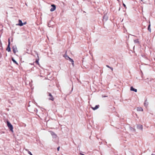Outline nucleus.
I'll return each mask as SVG.
<instances>
[{
    "label": "nucleus",
    "mask_w": 155,
    "mask_h": 155,
    "mask_svg": "<svg viewBox=\"0 0 155 155\" xmlns=\"http://www.w3.org/2000/svg\"><path fill=\"white\" fill-rule=\"evenodd\" d=\"M106 66L108 68H110V69H111V70H112V71H113V68L110 66H109V65H106Z\"/></svg>",
    "instance_id": "obj_20"
},
{
    "label": "nucleus",
    "mask_w": 155,
    "mask_h": 155,
    "mask_svg": "<svg viewBox=\"0 0 155 155\" xmlns=\"http://www.w3.org/2000/svg\"><path fill=\"white\" fill-rule=\"evenodd\" d=\"M141 1L142 2H143V0H141Z\"/></svg>",
    "instance_id": "obj_30"
},
{
    "label": "nucleus",
    "mask_w": 155,
    "mask_h": 155,
    "mask_svg": "<svg viewBox=\"0 0 155 155\" xmlns=\"http://www.w3.org/2000/svg\"><path fill=\"white\" fill-rule=\"evenodd\" d=\"M23 25H25L26 24V22H24L23 23Z\"/></svg>",
    "instance_id": "obj_26"
},
{
    "label": "nucleus",
    "mask_w": 155,
    "mask_h": 155,
    "mask_svg": "<svg viewBox=\"0 0 155 155\" xmlns=\"http://www.w3.org/2000/svg\"><path fill=\"white\" fill-rule=\"evenodd\" d=\"M35 62L38 64V65H39V62H38V60H36V61H35Z\"/></svg>",
    "instance_id": "obj_21"
},
{
    "label": "nucleus",
    "mask_w": 155,
    "mask_h": 155,
    "mask_svg": "<svg viewBox=\"0 0 155 155\" xmlns=\"http://www.w3.org/2000/svg\"><path fill=\"white\" fill-rule=\"evenodd\" d=\"M28 153L30 155H33V154L31 153V152H30L29 151H28Z\"/></svg>",
    "instance_id": "obj_22"
},
{
    "label": "nucleus",
    "mask_w": 155,
    "mask_h": 155,
    "mask_svg": "<svg viewBox=\"0 0 155 155\" xmlns=\"http://www.w3.org/2000/svg\"><path fill=\"white\" fill-rule=\"evenodd\" d=\"M99 105H96V106H95V107H92V109L94 110H96L99 107Z\"/></svg>",
    "instance_id": "obj_12"
},
{
    "label": "nucleus",
    "mask_w": 155,
    "mask_h": 155,
    "mask_svg": "<svg viewBox=\"0 0 155 155\" xmlns=\"http://www.w3.org/2000/svg\"><path fill=\"white\" fill-rule=\"evenodd\" d=\"M69 61L71 63L72 65L74 66V61L71 58L69 59Z\"/></svg>",
    "instance_id": "obj_13"
},
{
    "label": "nucleus",
    "mask_w": 155,
    "mask_h": 155,
    "mask_svg": "<svg viewBox=\"0 0 155 155\" xmlns=\"http://www.w3.org/2000/svg\"><path fill=\"white\" fill-rule=\"evenodd\" d=\"M107 96H103V95H102V97H107Z\"/></svg>",
    "instance_id": "obj_24"
},
{
    "label": "nucleus",
    "mask_w": 155,
    "mask_h": 155,
    "mask_svg": "<svg viewBox=\"0 0 155 155\" xmlns=\"http://www.w3.org/2000/svg\"><path fill=\"white\" fill-rule=\"evenodd\" d=\"M19 23L17 24L16 25H19L20 26H21L23 25V24L22 22V21L21 20L19 19L18 20Z\"/></svg>",
    "instance_id": "obj_7"
},
{
    "label": "nucleus",
    "mask_w": 155,
    "mask_h": 155,
    "mask_svg": "<svg viewBox=\"0 0 155 155\" xmlns=\"http://www.w3.org/2000/svg\"><path fill=\"white\" fill-rule=\"evenodd\" d=\"M50 132L53 138H56L57 137V135L53 131H51Z\"/></svg>",
    "instance_id": "obj_5"
},
{
    "label": "nucleus",
    "mask_w": 155,
    "mask_h": 155,
    "mask_svg": "<svg viewBox=\"0 0 155 155\" xmlns=\"http://www.w3.org/2000/svg\"><path fill=\"white\" fill-rule=\"evenodd\" d=\"M130 90L131 91H134L135 92H137V89L134 88L133 87H130Z\"/></svg>",
    "instance_id": "obj_10"
},
{
    "label": "nucleus",
    "mask_w": 155,
    "mask_h": 155,
    "mask_svg": "<svg viewBox=\"0 0 155 155\" xmlns=\"http://www.w3.org/2000/svg\"><path fill=\"white\" fill-rule=\"evenodd\" d=\"M48 96L49 97V100L53 101L54 100V98H53V96L50 93H48Z\"/></svg>",
    "instance_id": "obj_8"
},
{
    "label": "nucleus",
    "mask_w": 155,
    "mask_h": 155,
    "mask_svg": "<svg viewBox=\"0 0 155 155\" xmlns=\"http://www.w3.org/2000/svg\"><path fill=\"white\" fill-rule=\"evenodd\" d=\"M151 155H155V154H152Z\"/></svg>",
    "instance_id": "obj_28"
},
{
    "label": "nucleus",
    "mask_w": 155,
    "mask_h": 155,
    "mask_svg": "<svg viewBox=\"0 0 155 155\" xmlns=\"http://www.w3.org/2000/svg\"><path fill=\"white\" fill-rule=\"evenodd\" d=\"M154 60L155 61V58H154Z\"/></svg>",
    "instance_id": "obj_29"
},
{
    "label": "nucleus",
    "mask_w": 155,
    "mask_h": 155,
    "mask_svg": "<svg viewBox=\"0 0 155 155\" xmlns=\"http://www.w3.org/2000/svg\"><path fill=\"white\" fill-rule=\"evenodd\" d=\"M134 42L135 43H138L139 44V41H138V39L136 40H134Z\"/></svg>",
    "instance_id": "obj_18"
},
{
    "label": "nucleus",
    "mask_w": 155,
    "mask_h": 155,
    "mask_svg": "<svg viewBox=\"0 0 155 155\" xmlns=\"http://www.w3.org/2000/svg\"><path fill=\"white\" fill-rule=\"evenodd\" d=\"M150 24L148 27V30L150 32H151V29L150 28Z\"/></svg>",
    "instance_id": "obj_19"
},
{
    "label": "nucleus",
    "mask_w": 155,
    "mask_h": 155,
    "mask_svg": "<svg viewBox=\"0 0 155 155\" xmlns=\"http://www.w3.org/2000/svg\"><path fill=\"white\" fill-rule=\"evenodd\" d=\"M25 150H26V151H27L28 152V151H29V150H28L27 149H25Z\"/></svg>",
    "instance_id": "obj_27"
},
{
    "label": "nucleus",
    "mask_w": 155,
    "mask_h": 155,
    "mask_svg": "<svg viewBox=\"0 0 155 155\" xmlns=\"http://www.w3.org/2000/svg\"><path fill=\"white\" fill-rule=\"evenodd\" d=\"M7 125L9 129L13 131V127L10 123L8 121H7Z\"/></svg>",
    "instance_id": "obj_1"
},
{
    "label": "nucleus",
    "mask_w": 155,
    "mask_h": 155,
    "mask_svg": "<svg viewBox=\"0 0 155 155\" xmlns=\"http://www.w3.org/2000/svg\"><path fill=\"white\" fill-rule=\"evenodd\" d=\"M12 60L13 61V62L15 64H16L17 65H18V63L17 62V61L15 60V59L13 58H12Z\"/></svg>",
    "instance_id": "obj_11"
},
{
    "label": "nucleus",
    "mask_w": 155,
    "mask_h": 155,
    "mask_svg": "<svg viewBox=\"0 0 155 155\" xmlns=\"http://www.w3.org/2000/svg\"><path fill=\"white\" fill-rule=\"evenodd\" d=\"M123 5L124 7L126 8V5L124 3H123Z\"/></svg>",
    "instance_id": "obj_23"
},
{
    "label": "nucleus",
    "mask_w": 155,
    "mask_h": 155,
    "mask_svg": "<svg viewBox=\"0 0 155 155\" xmlns=\"http://www.w3.org/2000/svg\"><path fill=\"white\" fill-rule=\"evenodd\" d=\"M64 57L67 60L68 59L69 60V59L71 58L65 54L64 55Z\"/></svg>",
    "instance_id": "obj_16"
},
{
    "label": "nucleus",
    "mask_w": 155,
    "mask_h": 155,
    "mask_svg": "<svg viewBox=\"0 0 155 155\" xmlns=\"http://www.w3.org/2000/svg\"><path fill=\"white\" fill-rule=\"evenodd\" d=\"M137 129H140L141 130H143V126L141 124H138L137 125Z\"/></svg>",
    "instance_id": "obj_6"
},
{
    "label": "nucleus",
    "mask_w": 155,
    "mask_h": 155,
    "mask_svg": "<svg viewBox=\"0 0 155 155\" xmlns=\"http://www.w3.org/2000/svg\"><path fill=\"white\" fill-rule=\"evenodd\" d=\"M108 17L106 15H104L103 17V21H106L108 19Z\"/></svg>",
    "instance_id": "obj_9"
},
{
    "label": "nucleus",
    "mask_w": 155,
    "mask_h": 155,
    "mask_svg": "<svg viewBox=\"0 0 155 155\" xmlns=\"http://www.w3.org/2000/svg\"><path fill=\"white\" fill-rule=\"evenodd\" d=\"M137 109L138 111H142L143 110L142 108L141 107H138Z\"/></svg>",
    "instance_id": "obj_14"
},
{
    "label": "nucleus",
    "mask_w": 155,
    "mask_h": 155,
    "mask_svg": "<svg viewBox=\"0 0 155 155\" xmlns=\"http://www.w3.org/2000/svg\"><path fill=\"white\" fill-rule=\"evenodd\" d=\"M10 42L9 41V39H8V45L7 48H6V50L8 51V52H10L11 51V48L10 47Z\"/></svg>",
    "instance_id": "obj_4"
},
{
    "label": "nucleus",
    "mask_w": 155,
    "mask_h": 155,
    "mask_svg": "<svg viewBox=\"0 0 155 155\" xmlns=\"http://www.w3.org/2000/svg\"><path fill=\"white\" fill-rule=\"evenodd\" d=\"M60 147H58L57 148V150L58 151H59V149H60Z\"/></svg>",
    "instance_id": "obj_25"
},
{
    "label": "nucleus",
    "mask_w": 155,
    "mask_h": 155,
    "mask_svg": "<svg viewBox=\"0 0 155 155\" xmlns=\"http://www.w3.org/2000/svg\"><path fill=\"white\" fill-rule=\"evenodd\" d=\"M51 6L52 8H51L50 11L51 12H53L56 9V5L54 4H52L51 5Z\"/></svg>",
    "instance_id": "obj_2"
},
{
    "label": "nucleus",
    "mask_w": 155,
    "mask_h": 155,
    "mask_svg": "<svg viewBox=\"0 0 155 155\" xmlns=\"http://www.w3.org/2000/svg\"><path fill=\"white\" fill-rule=\"evenodd\" d=\"M144 106L145 107H147V105L148 104V102L147 101V100H146L145 101V102H144Z\"/></svg>",
    "instance_id": "obj_15"
},
{
    "label": "nucleus",
    "mask_w": 155,
    "mask_h": 155,
    "mask_svg": "<svg viewBox=\"0 0 155 155\" xmlns=\"http://www.w3.org/2000/svg\"><path fill=\"white\" fill-rule=\"evenodd\" d=\"M12 49L13 50V52L14 54H15L16 52H18L17 49L16 45H14L12 47Z\"/></svg>",
    "instance_id": "obj_3"
},
{
    "label": "nucleus",
    "mask_w": 155,
    "mask_h": 155,
    "mask_svg": "<svg viewBox=\"0 0 155 155\" xmlns=\"http://www.w3.org/2000/svg\"><path fill=\"white\" fill-rule=\"evenodd\" d=\"M130 130L133 131L135 132L136 131V130L134 128H133L132 127H130Z\"/></svg>",
    "instance_id": "obj_17"
}]
</instances>
